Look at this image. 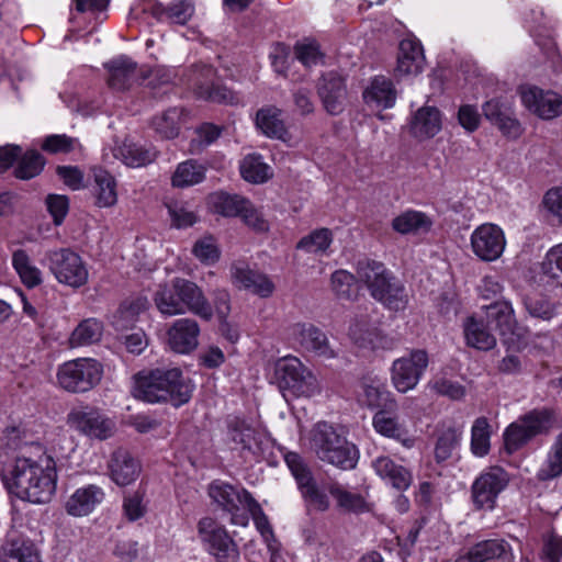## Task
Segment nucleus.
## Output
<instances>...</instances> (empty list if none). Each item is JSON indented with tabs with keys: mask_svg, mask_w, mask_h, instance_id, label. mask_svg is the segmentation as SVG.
Returning <instances> with one entry per match:
<instances>
[{
	"mask_svg": "<svg viewBox=\"0 0 562 562\" xmlns=\"http://www.w3.org/2000/svg\"><path fill=\"white\" fill-rule=\"evenodd\" d=\"M57 472L52 457H19L4 483L10 493L33 504L48 503L56 491Z\"/></svg>",
	"mask_w": 562,
	"mask_h": 562,
	"instance_id": "1",
	"label": "nucleus"
},
{
	"mask_svg": "<svg viewBox=\"0 0 562 562\" xmlns=\"http://www.w3.org/2000/svg\"><path fill=\"white\" fill-rule=\"evenodd\" d=\"M133 381L134 397L147 403L171 402L176 407L188 403L194 390L178 368L144 370Z\"/></svg>",
	"mask_w": 562,
	"mask_h": 562,
	"instance_id": "2",
	"label": "nucleus"
},
{
	"mask_svg": "<svg viewBox=\"0 0 562 562\" xmlns=\"http://www.w3.org/2000/svg\"><path fill=\"white\" fill-rule=\"evenodd\" d=\"M357 279L364 283L371 296L390 311L406 308L409 296L405 285L382 262L361 259L357 262Z\"/></svg>",
	"mask_w": 562,
	"mask_h": 562,
	"instance_id": "3",
	"label": "nucleus"
},
{
	"mask_svg": "<svg viewBox=\"0 0 562 562\" xmlns=\"http://www.w3.org/2000/svg\"><path fill=\"white\" fill-rule=\"evenodd\" d=\"M310 445L321 461L341 470H351L358 463V448L327 423H318L313 428Z\"/></svg>",
	"mask_w": 562,
	"mask_h": 562,
	"instance_id": "4",
	"label": "nucleus"
},
{
	"mask_svg": "<svg viewBox=\"0 0 562 562\" xmlns=\"http://www.w3.org/2000/svg\"><path fill=\"white\" fill-rule=\"evenodd\" d=\"M554 420V412L550 408H536L520 416L504 432L506 450L513 453L536 436L548 434Z\"/></svg>",
	"mask_w": 562,
	"mask_h": 562,
	"instance_id": "5",
	"label": "nucleus"
},
{
	"mask_svg": "<svg viewBox=\"0 0 562 562\" xmlns=\"http://www.w3.org/2000/svg\"><path fill=\"white\" fill-rule=\"evenodd\" d=\"M103 376V366L93 358H77L61 363L56 372L60 389L69 393H86Z\"/></svg>",
	"mask_w": 562,
	"mask_h": 562,
	"instance_id": "6",
	"label": "nucleus"
},
{
	"mask_svg": "<svg viewBox=\"0 0 562 562\" xmlns=\"http://www.w3.org/2000/svg\"><path fill=\"white\" fill-rule=\"evenodd\" d=\"M45 262L55 279L66 286L79 289L87 284L89 270L85 260L70 248L48 250Z\"/></svg>",
	"mask_w": 562,
	"mask_h": 562,
	"instance_id": "7",
	"label": "nucleus"
},
{
	"mask_svg": "<svg viewBox=\"0 0 562 562\" xmlns=\"http://www.w3.org/2000/svg\"><path fill=\"white\" fill-rule=\"evenodd\" d=\"M276 375L280 387L294 396L311 397L319 392L317 378L296 357H286L278 361Z\"/></svg>",
	"mask_w": 562,
	"mask_h": 562,
	"instance_id": "8",
	"label": "nucleus"
},
{
	"mask_svg": "<svg viewBox=\"0 0 562 562\" xmlns=\"http://www.w3.org/2000/svg\"><path fill=\"white\" fill-rule=\"evenodd\" d=\"M284 461L295 479L307 509L316 512L327 510L329 508V499L325 492L317 486L303 458L296 452H286Z\"/></svg>",
	"mask_w": 562,
	"mask_h": 562,
	"instance_id": "9",
	"label": "nucleus"
},
{
	"mask_svg": "<svg viewBox=\"0 0 562 562\" xmlns=\"http://www.w3.org/2000/svg\"><path fill=\"white\" fill-rule=\"evenodd\" d=\"M209 495L218 506L232 514L231 522L234 525H248V516L237 514L240 506L245 507L247 510H256L259 508L258 502L247 490H238L222 481H214L210 484Z\"/></svg>",
	"mask_w": 562,
	"mask_h": 562,
	"instance_id": "10",
	"label": "nucleus"
},
{
	"mask_svg": "<svg viewBox=\"0 0 562 562\" xmlns=\"http://www.w3.org/2000/svg\"><path fill=\"white\" fill-rule=\"evenodd\" d=\"M67 425L77 432L98 440L111 438L116 430L113 419L92 407L71 409L67 415Z\"/></svg>",
	"mask_w": 562,
	"mask_h": 562,
	"instance_id": "11",
	"label": "nucleus"
},
{
	"mask_svg": "<svg viewBox=\"0 0 562 562\" xmlns=\"http://www.w3.org/2000/svg\"><path fill=\"white\" fill-rule=\"evenodd\" d=\"M428 355L423 349L412 350L408 355L396 359L391 369L393 386L401 393L413 390L428 366Z\"/></svg>",
	"mask_w": 562,
	"mask_h": 562,
	"instance_id": "12",
	"label": "nucleus"
},
{
	"mask_svg": "<svg viewBox=\"0 0 562 562\" xmlns=\"http://www.w3.org/2000/svg\"><path fill=\"white\" fill-rule=\"evenodd\" d=\"M198 529L202 540L209 544L210 553L217 562H237L239 560L236 542L227 530L214 519L210 517L201 519Z\"/></svg>",
	"mask_w": 562,
	"mask_h": 562,
	"instance_id": "13",
	"label": "nucleus"
},
{
	"mask_svg": "<svg viewBox=\"0 0 562 562\" xmlns=\"http://www.w3.org/2000/svg\"><path fill=\"white\" fill-rule=\"evenodd\" d=\"M509 476L499 467H491L473 482L472 501L477 509H493L498 495L506 488Z\"/></svg>",
	"mask_w": 562,
	"mask_h": 562,
	"instance_id": "14",
	"label": "nucleus"
},
{
	"mask_svg": "<svg viewBox=\"0 0 562 562\" xmlns=\"http://www.w3.org/2000/svg\"><path fill=\"white\" fill-rule=\"evenodd\" d=\"M521 103L542 120H552L562 114V97L551 90H542L532 85L518 88Z\"/></svg>",
	"mask_w": 562,
	"mask_h": 562,
	"instance_id": "15",
	"label": "nucleus"
},
{
	"mask_svg": "<svg viewBox=\"0 0 562 562\" xmlns=\"http://www.w3.org/2000/svg\"><path fill=\"white\" fill-rule=\"evenodd\" d=\"M470 243L473 254L486 262L497 260L506 247L503 229L492 223L477 226L471 234Z\"/></svg>",
	"mask_w": 562,
	"mask_h": 562,
	"instance_id": "16",
	"label": "nucleus"
},
{
	"mask_svg": "<svg viewBox=\"0 0 562 562\" xmlns=\"http://www.w3.org/2000/svg\"><path fill=\"white\" fill-rule=\"evenodd\" d=\"M494 559L501 562H512L513 553L505 540L490 539L480 541L460 551L454 562H487Z\"/></svg>",
	"mask_w": 562,
	"mask_h": 562,
	"instance_id": "17",
	"label": "nucleus"
},
{
	"mask_svg": "<svg viewBox=\"0 0 562 562\" xmlns=\"http://www.w3.org/2000/svg\"><path fill=\"white\" fill-rule=\"evenodd\" d=\"M295 340L301 348L323 359H334L337 352L327 335L313 324H296L293 328Z\"/></svg>",
	"mask_w": 562,
	"mask_h": 562,
	"instance_id": "18",
	"label": "nucleus"
},
{
	"mask_svg": "<svg viewBox=\"0 0 562 562\" xmlns=\"http://www.w3.org/2000/svg\"><path fill=\"white\" fill-rule=\"evenodd\" d=\"M425 55L420 42L414 37L401 41L397 54L395 76L398 78L416 76L423 71Z\"/></svg>",
	"mask_w": 562,
	"mask_h": 562,
	"instance_id": "19",
	"label": "nucleus"
},
{
	"mask_svg": "<svg viewBox=\"0 0 562 562\" xmlns=\"http://www.w3.org/2000/svg\"><path fill=\"white\" fill-rule=\"evenodd\" d=\"M109 475L119 486L132 484L140 474V462L125 449H116L108 463Z\"/></svg>",
	"mask_w": 562,
	"mask_h": 562,
	"instance_id": "20",
	"label": "nucleus"
},
{
	"mask_svg": "<svg viewBox=\"0 0 562 562\" xmlns=\"http://www.w3.org/2000/svg\"><path fill=\"white\" fill-rule=\"evenodd\" d=\"M200 327L194 319L180 318L167 331L168 345L177 353H189L199 345Z\"/></svg>",
	"mask_w": 562,
	"mask_h": 562,
	"instance_id": "21",
	"label": "nucleus"
},
{
	"mask_svg": "<svg viewBox=\"0 0 562 562\" xmlns=\"http://www.w3.org/2000/svg\"><path fill=\"white\" fill-rule=\"evenodd\" d=\"M396 411L387 407L378 411L372 418L373 428L378 434L401 442L405 448H412L415 439L408 435L405 424L395 415Z\"/></svg>",
	"mask_w": 562,
	"mask_h": 562,
	"instance_id": "22",
	"label": "nucleus"
},
{
	"mask_svg": "<svg viewBox=\"0 0 562 562\" xmlns=\"http://www.w3.org/2000/svg\"><path fill=\"white\" fill-rule=\"evenodd\" d=\"M175 289L178 291L180 302H182L183 314L186 311H190L204 319H211L213 315L212 307L203 291L194 282L175 278Z\"/></svg>",
	"mask_w": 562,
	"mask_h": 562,
	"instance_id": "23",
	"label": "nucleus"
},
{
	"mask_svg": "<svg viewBox=\"0 0 562 562\" xmlns=\"http://www.w3.org/2000/svg\"><path fill=\"white\" fill-rule=\"evenodd\" d=\"M483 113L504 135L517 138L521 134L520 123L514 117L513 106L509 102L498 99L490 100L484 103Z\"/></svg>",
	"mask_w": 562,
	"mask_h": 562,
	"instance_id": "24",
	"label": "nucleus"
},
{
	"mask_svg": "<svg viewBox=\"0 0 562 562\" xmlns=\"http://www.w3.org/2000/svg\"><path fill=\"white\" fill-rule=\"evenodd\" d=\"M318 95L329 114L341 113L347 98L345 80L334 72L324 75L318 85Z\"/></svg>",
	"mask_w": 562,
	"mask_h": 562,
	"instance_id": "25",
	"label": "nucleus"
},
{
	"mask_svg": "<svg viewBox=\"0 0 562 562\" xmlns=\"http://www.w3.org/2000/svg\"><path fill=\"white\" fill-rule=\"evenodd\" d=\"M442 126L440 111L436 106L424 105L413 113L408 122L409 134L425 140L437 135Z\"/></svg>",
	"mask_w": 562,
	"mask_h": 562,
	"instance_id": "26",
	"label": "nucleus"
},
{
	"mask_svg": "<svg viewBox=\"0 0 562 562\" xmlns=\"http://www.w3.org/2000/svg\"><path fill=\"white\" fill-rule=\"evenodd\" d=\"M91 177L90 191L94 204L100 209L114 206L117 203V182L115 178L101 167L91 168Z\"/></svg>",
	"mask_w": 562,
	"mask_h": 562,
	"instance_id": "27",
	"label": "nucleus"
},
{
	"mask_svg": "<svg viewBox=\"0 0 562 562\" xmlns=\"http://www.w3.org/2000/svg\"><path fill=\"white\" fill-rule=\"evenodd\" d=\"M104 496V491L100 486L89 484L77 488L70 495L65 504V509L68 515L74 517L87 516L103 502Z\"/></svg>",
	"mask_w": 562,
	"mask_h": 562,
	"instance_id": "28",
	"label": "nucleus"
},
{
	"mask_svg": "<svg viewBox=\"0 0 562 562\" xmlns=\"http://www.w3.org/2000/svg\"><path fill=\"white\" fill-rule=\"evenodd\" d=\"M372 468L387 485L397 491H406L413 483L412 472L387 456L375 458Z\"/></svg>",
	"mask_w": 562,
	"mask_h": 562,
	"instance_id": "29",
	"label": "nucleus"
},
{
	"mask_svg": "<svg viewBox=\"0 0 562 562\" xmlns=\"http://www.w3.org/2000/svg\"><path fill=\"white\" fill-rule=\"evenodd\" d=\"M361 391L358 393V401L369 408L383 409L385 407L397 409V403L392 393L378 379L367 378L360 383Z\"/></svg>",
	"mask_w": 562,
	"mask_h": 562,
	"instance_id": "30",
	"label": "nucleus"
},
{
	"mask_svg": "<svg viewBox=\"0 0 562 562\" xmlns=\"http://www.w3.org/2000/svg\"><path fill=\"white\" fill-rule=\"evenodd\" d=\"M108 83L114 90L130 89L136 82L137 64L127 56H119L105 64Z\"/></svg>",
	"mask_w": 562,
	"mask_h": 562,
	"instance_id": "31",
	"label": "nucleus"
},
{
	"mask_svg": "<svg viewBox=\"0 0 562 562\" xmlns=\"http://www.w3.org/2000/svg\"><path fill=\"white\" fill-rule=\"evenodd\" d=\"M0 562H42V559L32 540L18 537L0 546Z\"/></svg>",
	"mask_w": 562,
	"mask_h": 562,
	"instance_id": "32",
	"label": "nucleus"
},
{
	"mask_svg": "<svg viewBox=\"0 0 562 562\" xmlns=\"http://www.w3.org/2000/svg\"><path fill=\"white\" fill-rule=\"evenodd\" d=\"M484 308L486 322L493 329L503 336L516 333L518 324L510 302L496 301Z\"/></svg>",
	"mask_w": 562,
	"mask_h": 562,
	"instance_id": "33",
	"label": "nucleus"
},
{
	"mask_svg": "<svg viewBox=\"0 0 562 562\" xmlns=\"http://www.w3.org/2000/svg\"><path fill=\"white\" fill-rule=\"evenodd\" d=\"M432 220L424 212L407 210L392 220L393 231L401 235H422L430 232Z\"/></svg>",
	"mask_w": 562,
	"mask_h": 562,
	"instance_id": "34",
	"label": "nucleus"
},
{
	"mask_svg": "<svg viewBox=\"0 0 562 562\" xmlns=\"http://www.w3.org/2000/svg\"><path fill=\"white\" fill-rule=\"evenodd\" d=\"M194 4L190 0H173L169 4L154 3L150 8L153 16L159 21L184 25L193 16Z\"/></svg>",
	"mask_w": 562,
	"mask_h": 562,
	"instance_id": "35",
	"label": "nucleus"
},
{
	"mask_svg": "<svg viewBox=\"0 0 562 562\" xmlns=\"http://www.w3.org/2000/svg\"><path fill=\"white\" fill-rule=\"evenodd\" d=\"M491 325L483 318L471 316L464 323L467 344L479 350H491L496 345V338L491 333Z\"/></svg>",
	"mask_w": 562,
	"mask_h": 562,
	"instance_id": "36",
	"label": "nucleus"
},
{
	"mask_svg": "<svg viewBox=\"0 0 562 562\" xmlns=\"http://www.w3.org/2000/svg\"><path fill=\"white\" fill-rule=\"evenodd\" d=\"M364 102L380 109L393 108L396 101V91L393 82L384 77H375L363 91Z\"/></svg>",
	"mask_w": 562,
	"mask_h": 562,
	"instance_id": "37",
	"label": "nucleus"
},
{
	"mask_svg": "<svg viewBox=\"0 0 562 562\" xmlns=\"http://www.w3.org/2000/svg\"><path fill=\"white\" fill-rule=\"evenodd\" d=\"M12 267L26 288L34 289L43 282L42 271L32 262L31 257L24 249L13 251Z\"/></svg>",
	"mask_w": 562,
	"mask_h": 562,
	"instance_id": "38",
	"label": "nucleus"
},
{
	"mask_svg": "<svg viewBox=\"0 0 562 562\" xmlns=\"http://www.w3.org/2000/svg\"><path fill=\"white\" fill-rule=\"evenodd\" d=\"M113 155L124 165L139 168L150 164L156 158V151L146 149L134 143H123L113 149Z\"/></svg>",
	"mask_w": 562,
	"mask_h": 562,
	"instance_id": "39",
	"label": "nucleus"
},
{
	"mask_svg": "<svg viewBox=\"0 0 562 562\" xmlns=\"http://www.w3.org/2000/svg\"><path fill=\"white\" fill-rule=\"evenodd\" d=\"M257 127L268 137L283 139L286 128L281 119V110L276 106L260 109L256 115Z\"/></svg>",
	"mask_w": 562,
	"mask_h": 562,
	"instance_id": "40",
	"label": "nucleus"
},
{
	"mask_svg": "<svg viewBox=\"0 0 562 562\" xmlns=\"http://www.w3.org/2000/svg\"><path fill=\"white\" fill-rule=\"evenodd\" d=\"M183 110L170 108L151 119L150 126L165 139H172L179 135Z\"/></svg>",
	"mask_w": 562,
	"mask_h": 562,
	"instance_id": "41",
	"label": "nucleus"
},
{
	"mask_svg": "<svg viewBox=\"0 0 562 562\" xmlns=\"http://www.w3.org/2000/svg\"><path fill=\"white\" fill-rule=\"evenodd\" d=\"M241 177L251 183H263L272 177V171L262 157L258 154H249L240 161Z\"/></svg>",
	"mask_w": 562,
	"mask_h": 562,
	"instance_id": "42",
	"label": "nucleus"
},
{
	"mask_svg": "<svg viewBox=\"0 0 562 562\" xmlns=\"http://www.w3.org/2000/svg\"><path fill=\"white\" fill-rule=\"evenodd\" d=\"M328 492L344 512L363 513L368 510V505L361 494L351 492L339 483H331L328 486Z\"/></svg>",
	"mask_w": 562,
	"mask_h": 562,
	"instance_id": "43",
	"label": "nucleus"
},
{
	"mask_svg": "<svg viewBox=\"0 0 562 562\" xmlns=\"http://www.w3.org/2000/svg\"><path fill=\"white\" fill-rule=\"evenodd\" d=\"M154 301L158 311L166 316L183 314L182 302H180L178 291L175 289V278L169 284L158 288L154 295Z\"/></svg>",
	"mask_w": 562,
	"mask_h": 562,
	"instance_id": "44",
	"label": "nucleus"
},
{
	"mask_svg": "<svg viewBox=\"0 0 562 562\" xmlns=\"http://www.w3.org/2000/svg\"><path fill=\"white\" fill-rule=\"evenodd\" d=\"M228 438L235 443V449L251 451L257 443L255 428L238 417L228 423Z\"/></svg>",
	"mask_w": 562,
	"mask_h": 562,
	"instance_id": "45",
	"label": "nucleus"
},
{
	"mask_svg": "<svg viewBox=\"0 0 562 562\" xmlns=\"http://www.w3.org/2000/svg\"><path fill=\"white\" fill-rule=\"evenodd\" d=\"M103 331L102 324L95 318H88L79 323L70 335L71 347L92 345L101 339Z\"/></svg>",
	"mask_w": 562,
	"mask_h": 562,
	"instance_id": "46",
	"label": "nucleus"
},
{
	"mask_svg": "<svg viewBox=\"0 0 562 562\" xmlns=\"http://www.w3.org/2000/svg\"><path fill=\"white\" fill-rule=\"evenodd\" d=\"M214 212L223 216H239L246 210L248 200L238 194L214 193L210 198Z\"/></svg>",
	"mask_w": 562,
	"mask_h": 562,
	"instance_id": "47",
	"label": "nucleus"
},
{
	"mask_svg": "<svg viewBox=\"0 0 562 562\" xmlns=\"http://www.w3.org/2000/svg\"><path fill=\"white\" fill-rule=\"evenodd\" d=\"M205 177V168L196 160L189 159L178 165L172 184L178 188L190 187L200 183Z\"/></svg>",
	"mask_w": 562,
	"mask_h": 562,
	"instance_id": "48",
	"label": "nucleus"
},
{
	"mask_svg": "<svg viewBox=\"0 0 562 562\" xmlns=\"http://www.w3.org/2000/svg\"><path fill=\"white\" fill-rule=\"evenodd\" d=\"M491 430L488 420L479 417L474 420L471 429V451L476 457H484L490 451Z\"/></svg>",
	"mask_w": 562,
	"mask_h": 562,
	"instance_id": "49",
	"label": "nucleus"
},
{
	"mask_svg": "<svg viewBox=\"0 0 562 562\" xmlns=\"http://www.w3.org/2000/svg\"><path fill=\"white\" fill-rule=\"evenodd\" d=\"M462 437V430L457 427L445 429L436 443L435 457L438 462H442L451 458L453 451L459 447Z\"/></svg>",
	"mask_w": 562,
	"mask_h": 562,
	"instance_id": "50",
	"label": "nucleus"
},
{
	"mask_svg": "<svg viewBox=\"0 0 562 562\" xmlns=\"http://www.w3.org/2000/svg\"><path fill=\"white\" fill-rule=\"evenodd\" d=\"M525 307L530 316L543 321H550L562 312V305L546 297H528Z\"/></svg>",
	"mask_w": 562,
	"mask_h": 562,
	"instance_id": "51",
	"label": "nucleus"
},
{
	"mask_svg": "<svg viewBox=\"0 0 562 562\" xmlns=\"http://www.w3.org/2000/svg\"><path fill=\"white\" fill-rule=\"evenodd\" d=\"M331 243V232L328 228H319L303 237L297 244V249L310 254H324Z\"/></svg>",
	"mask_w": 562,
	"mask_h": 562,
	"instance_id": "52",
	"label": "nucleus"
},
{
	"mask_svg": "<svg viewBox=\"0 0 562 562\" xmlns=\"http://www.w3.org/2000/svg\"><path fill=\"white\" fill-rule=\"evenodd\" d=\"M562 474V436L552 446L546 462L538 471V479L547 481Z\"/></svg>",
	"mask_w": 562,
	"mask_h": 562,
	"instance_id": "53",
	"label": "nucleus"
},
{
	"mask_svg": "<svg viewBox=\"0 0 562 562\" xmlns=\"http://www.w3.org/2000/svg\"><path fill=\"white\" fill-rule=\"evenodd\" d=\"M44 164L45 160L38 151L29 150L19 161L14 170V175L21 180L32 179L40 175V172L43 170Z\"/></svg>",
	"mask_w": 562,
	"mask_h": 562,
	"instance_id": "54",
	"label": "nucleus"
},
{
	"mask_svg": "<svg viewBox=\"0 0 562 562\" xmlns=\"http://www.w3.org/2000/svg\"><path fill=\"white\" fill-rule=\"evenodd\" d=\"M172 226L186 228L196 222L195 213L189 207L188 203L181 201H171L166 204Z\"/></svg>",
	"mask_w": 562,
	"mask_h": 562,
	"instance_id": "55",
	"label": "nucleus"
},
{
	"mask_svg": "<svg viewBox=\"0 0 562 562\" xmlns=\"http://www.w3.org/2000/svg\"><path fill=\"white\" fill-rule=\"evenodd\" d=\"M196 93L204 100L217 103L234 104L238 103L239 101L238 97L235 95L233 91L221 85H200L198 87Z\"/></svg>",
	"mask_w": 562,
	"mask_h": 562,
	"instance_id": "56",
	"label": "nucleus"
},
{
	"mask_svg": "<svg viewBox=\"0 0 562 562\" xmlns=\"http://www.w3.org/2000/svg\"><path fill=\"white\" fill-rule=\"evenodd\" d=\"M193 255L205 265H213L220 259V248L212 236L198 239L192 248Z\"/></svg>",
	"mask_w": 562,
	"mask_h": 562,
	"instance_id": "57",
	"label": "nucleus"
},
{
	"mask_svg": "<svg viewBox=\"0 0 562 562\" xmlns=\"http://www.w3.org/2000/svg\"><path fill=\"white\" fill-rule=\"evenodd\" d=\"M294 54L305 67L316 66L323 63L324 55L314 41L299 42L294 46Z\"/></svg>",
	"mask_w": 562,
	"mask_h": 562,
	"instance_id": "58",
	"label": "nucleus"
},
{
	"mask_svg": "<svg viewBox=\"0 0 562 562\" xmlns=\"http://www.w3.org/2000/svg\"><path fill=\"white\" fill-rule=\"evenodd\" d=\"M356 277L347 270H336L330 278L331 290L340 299H351Z\"/></svg>",
	"mask_w": 562,
	"mask_h": 562,
	"instance_id": "59",
	"label": "nucleus"
},
{
	"mask_svg": "<svg viewBox=\"0 0 562 562\" xmlns=\"http://www.w3.org/2000/svg\"><path fill=\"white\" fill-rule=\"evenodd\" d=\"M79 145L78 139L66 134H54L47 136L42 144L43 150L50 154H67Z\"/></svg>",
	"mask_w": 562,
	"mask_h": 562,
	"instance_id": "60",
	"label": "nucleus"
},
{
	"mask_svg": "<svg viewBox=\"0 0 562 562\" xmlns=\"http://www.w3.org/2000/svg\"><path fill=\"white\" fill-rule=\"evenodd\" d=\"M123 513L130 521H135L142 518L146 513L144 493L135 491L126 494L123 499Z\"/></svg>",
	"mask_w": 562,
	"mask_h": 562,
	"instance_id": "61",
	"label": "nucleus"
},
{
	"mask_svg": "<svg viewBox=\"0 0 562 562\" xmlns=\"http://www.w3.org/2000/svg\"><path fill=\"white\" fill-rule=\"evenodd\" d=\"M542 271L551 279L562 277V243L551 247L543 259Z\"/></svg>",
	"mask_w": 562,
	"mask_h": 562,
	"instance_id": "62",
	"label": "nucleus"
},
{
	"mask_svg": "<svg viewBox=\"0 0 562 562\" xmlns=\"http://www.w3.org/2000/svg\"><path fill=\"white\" fill-rule=\"evenodd\" d=\"M46 205L55 225H60L69 210L68 198L60 194H49L46 198Z\"/></svg>",
	"mask_w": 562,
	"mask_h": 562,
	"instance_id": "63",
	"label": "nucleus"
},
{
	"mask_svg": "<svg viewBox=\"0 0 562 562\" xmlns=\"http://www.w3.org/2000/svg\"><path fill=\"white\" fill-rule=\"evenodd\" d=\"M543 204L552 221L562 225V188L550 189L543 198Z\"/></svg>",
	"mask_w": 562,
	"mask_h": 562,
	"instance_id": "64",
	"label": "nucleus"
}]
</instances>
